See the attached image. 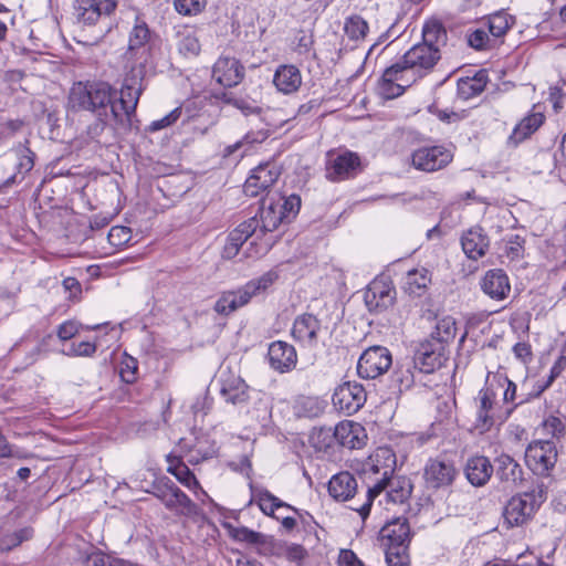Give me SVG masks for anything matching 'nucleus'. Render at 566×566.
<instances>
[{"mask_svg":"<svg viewBox=\"0 0 566 566\" xmlns=\"http://www.w3.org/2000/svg\"><path fill=\"white\" fill-rule=\"evenodd\" d=\"M284 220H286L284 211L280 209L276 201L264 199L259 217L255 216L243 221L229 233L223 247L222 256L229 260L233 259L248 239L252 237L255 240L262 239L268 232L276 230Z\"/></svg>","mask_w":566,"mask_h":566,"instance_id":"20e7f679","label":"nucleus"},{"mask_svg":"<svg viewBox=\"0 0 566 566\" xmlns=\"http://www.w3.org/2000/svg\"><path fill=\"white\" fill-rule=\"evenodd\" d=\"M280 209L284 211V217L289 220L291 217H295L301 208V198L297 195H291L286 198L279 199L276 201Z\"/></svg>","mask_w":566,"mask_h":566,"instance_id":"864d4df0","label":"nucleus"},{"mask_svg":"<svg viewBox=\"0 0 566 566\" xmlns=\"http://www.w3.org/2000/svg\"><path fill=\"white\" fill-rule=\"evenodd\" d=\"M496 476L509 485H516L523 480L522 467L509 454H501L495 460Z\"/></svg>","mask_w":566,"mask_h":566,"instance_id":"7c9ffc66","label":"nucleus"},{"mask_svg":"<svg viewBox=\"0 0 566 566\" xmlns=\"http://www.w3.org/2000/svg\"><path fill=\"white\" fill-rule=\"evenodd\" d=\"M273 84L283 94H293L302 85L301 71L292 64L280 65L273 76Z\"/></svg>","mask_w":566,"mask_h":566,"instance_id":"bb28decb","label":"nucleus"},{"mask_svg":"<svg viewBox=\"0 0 566 566\" xmlns=\"http://www.w3.org/2000/svg\"><path fill=\"white\" fill-rule=\"evenodd\" d=\"M440 57L436 46L415 44L399 61L384 71L379 82L380 95L388 99L402 95L407 87L431 72Z\"/></svg>","mask_w":566,"mask_h":566,"instance_id":"f257e3e1","label":"nucleus"},{"mask_svg":"<svg viewBox=\"0 0 566 566\" xmlns=\"http://www.w3.org/2000/svg\"><path fill=\"white\" fill-rule=\"evenodd\" d=\"M461 244L463 252L468 258L478 260L485 254L489 247V240L482 233L481 229H471L463 234Z\"/></svg>","mask_w":566,"mask_h":566,"instance_id":"2f4dec72","label":"nucleus"},{"mask_svg":"<svg viewBox=\"0 0 566 566\" xmlns=\"http://www.w3.org/2000/svg\"><path fill=\"white\" fill-rule=\"evenodd\" d=\"M81 324L76 321H66L57 327L56 335L62 342L73 338L80 332Z\"/></svg>","mask_w":566,"mask_h":566,"instance_id":"052dcab7","label":"nucleus"},{"mask_svg":"<svg viewBox=\"0 0 566 566\" xmlns=\"http://www.w3.org/2000/svg\"><path fill=\"white\" fill-rule=\"evenodd\" d=\"M311 444L318 451H326L332 448L336 441L335 428L321 427L315 428L310 437Z\"/></svg>","mask_w":566,"mask_h":566,"instance_id":"a19ab883","label":"nucleus"},{"mask_svg":"<svg viewBox=\"0 0 566 566\" xmlns=\"http://www.w3.org/2000/svg\"><path fill=\"white\" fill-rule=\"evenodd\" d=\"M14 151L19 157L17 169L20 174H27L32 170L34 166L35 154L24 144H19L14 147Z\"/></svg>","mask_w":566,"mask_h":566,"instance_id":"de8ad7c7","label":"nucleus"},{"mask_svg":"<svg viewBox=\"0 0 566 566\" xmlns=\"http://www.w3.org/2000/svg\"><path fill=\"white\" fill-rule=\"evenodd\" d=\"M542 502L541 491L538 493H535V491L525 492L513 496L504 507V522L511 527L525 524L532 518Z\"/></svg>","mask_w":566,"mask_h":566,"instance_id":"0eeeda50","label":"nucleus"},{"mask_svg":"<svg viewBox=\"0 0 566 566\" xmlns=\"http://www.w3.org/2000/svg\"><path fill=\"white\" fill-rule=\"evenodd\" d=\"M512 15L504 11H499L489 17V31L494 38L503 36L514 24Z\"/></svg>","mask_w":566,"mask_h":566,"instance_id":"79ce46f5","label":"nucleus"},{"mask_svg":"<svg viewBox=\"0 0 566 566\" xmlns=\"http://www.w3.org/2000/svg\"><path fill=\"white\" fill-rule=\"evenodd\" d=\"M391 364V354L386 347L373 346L359 357L357 373L361 378L375 379L385 374Z\"/></svg>","mask_w":566,"mask_h":566,"instance_id":"9d476101","label":"nucleus"},{"mask_svg":"<svg viewBox=\"0 0 566 566\" xmlns=\"http://www.w3.org/2000/svg\"><path fill=\"white\" fill-rule=\"evenodd\" d=\"M155 35L147 23L136 18L128 38V54L136 57V64L129 70L120 88L119 104L124 115L129 119L135 113L144 91L146 64L149 61Z\"/></svg>","mask_w":566,"mask_h":566,"instance_id":"f03ea898","label":"nucleus"},{"mask_svg":"<svg viewBox=\"0 0 566 566\" xmlns=\"http://www.w3.org/2000/svg\"><path fill=\"white\" fill-rule=\"evenodd\" d=\"M481 289L492 300L502 301L511 292L509 276L501 269L489 270L481 281Z\"/></svg>","mask_w":566,"mask_h":566,"instance_id":"a878e982","label":"nucleus"},{"mask_svg":"<svg viewBox=\"0 0 566 566\" xmlns=\"http://www.w3.org/2000/svg\"><path fill=\"white\" fill-rule=\"evenodd\" d=\"M221 396L232 405H242L249 400V386L240 377H231L221 387Z\"/></svg>","mask_w":566,"mask_h":566,"instance_id":"473e14b6","label":"nucleus"},{"mask_svg":"<svg viewBox=\"0 0 566 566\" xmlns=\"http://www.w3.org/2000/svg\"><path fill=\"white\" fill-rule=\"evenodd\" d=\"M336 441L348 449H359L364 446V428L354 421L345 420L335 427Z\"/></svg>","mask_w":566,"mask_h":566,"instance_id":"cd10ccee","label":"nucleus"},{"mask_svg":"<svg viewBox=\"0 0 566 566\" xmlns=\"http://www.w3.org/2000/svg\"><path fill=\"white\" fill-rule=\"evenodd\" d=\"M370 472L379 474L380 479L376 480L373 486L368 488L366 501L353 510L357 511L363 520L370 512L371 504L378 495L385 492L388 502L403 503L411 494L412 485L406 478H394L395 454L388 448H379L370 458Z\"/></svg>","mask_w":566,"mask_h":566,"instance_id":"7ed1b4c3","label":"nucleus"},{"mask_svg":"<svg viewBox=\"0 0 566 566\" xmlns=\"http://www.w3.org/2000/svg\"><path fill=\"white\" fill-rule=\"evenodd\" d=\"M488 83V75L484 71L478 72L473 77L461 78L458 82V94L463 99H469L481 94Z\"/></svg>","mask_w":566,"mask_h":566,"instance_id":"f704fd0d","label":"nucleus"},{"mask_svg":"<svg viewBox=\"0 0 566 566\" xmlns=\"http://www.w3.org/2000/svg\"><path fill=\"white\" fill-rule=\"evenodd\" d=\"M409 546L382 547L388 566H409Z\"/></svg>","mask_w":566,"mask_h":566,"instance_id":"a18cd8bd","label":"nucleus"},{"mask_svg":"<svg viewBox=\"0 0 566 566\" xmlns=\"http://www.w3.org/2000/svg\"><path fill=\"white\" fill-rule=\"evenodd\" d=\"M97 346L95 343L81 342L78 344H71L67 352H63L66 356L75 357H92L96 353Z\"/></svg>","mask_w":566,"mask_h":566,"instance_id":"6e6d98bb","label":"nucleus"},{"mask_svg":"<svg viewBox=\"0 0 566 566\" xmlns=\"http://www.w3.org/2000/svg\"><path fill=\"white\" fill-rule=\"evenodd\" d=\"M381 547L409 546L410 527L406 518L398 517L387 523L380 531Z\"/></svg>","mask_w":566,"mask_h":566,"instance_id":"393cba45","label":"nucleus"},{"mask_svg":"<svg viewBox=\"0 0 566 566\" xmlns=\"http://www.w3.org/2000/svg\"><path fill=\"white\" fill-rule=\"evenodd\" d=\"M176 10L185 15L197 14L206 6V0H175Z\"/></svg>","mask_w":566,"mask_h":566,"instance_id":"603ef678","label":"nucleus"},{"mask_svg":"<svg viewBox=\"0 0 566 566\" xmlns=\"http://www.w3.org/2000/svg\"><path fill=\"white\" fill-rule=\"evenodd\" d=\"M34 531L30 526H25L12 532H4L0 535V551L10 552L21 545L23 542L33 537Z\"/></svg>","mask_w":566,"mask_h":566,"instance_id":"e433bc0d","label":"nucleus"},{"mask_svg":"<svg viewBox=\"0 0 566 566\" xmlns=\"http://www.w3.org/2000/svg\"><path fill=\"white\" fill-rule=\"evenodd\" d=\"M251 489V501L250 503H255L261 512L270 517H273L277 521H281L282 526L286 531H292L296 526V520L292 516H283L280 517L275 514L276 511L281 509L291 510L298 514V510L294 506L290 505L289 503L282 501L274 494H272L269 490L261 488V486H254L250 485Z\"/></svg>","mask_w":566,"mask_h":566,"instance_id":"6e6552de","label":"nucleus"},{"mask_svg":"<svg viewBox=\"0 0 566 566\" xmlns=\"http://www.w3.org/2000/svg\"><path fill=\"white\" fill-rule=\"evenodd\" d=\"M413 367V363L401 365L399 369L395 373L396 381L400 384V389H408L415 382V374L411 370Z\"/></svg>","mask_w":566,"mask_h":566,"instance_id":"13d9d810","label":"nucleus"},{"mask_svg":"<svg viewBox=\"0 0 566 566\" xmlns=\"http://www.w3.org/2000/svg\"><path fill=\"white\" fill-rule=\"evenodd\" d=\"M458 470L453 461L437 457L427 461L423 469V479L427 489L439 490L444 489L454 482Z\"/></svg>","mask_w":566,"mask_h":566,"instance_id":"1a4fd4ad","label":"nucleus"},{"mask_svg":"<svg viewBox=\"0 0 566 566\" xmlns=\"http://www.w3.org/2000/svg\"><path fill=\"white\" fill-rule=\"evenodd\" d=\"M280 171L275 166L266 164L256 167L245 180L244 192L249 197H256L261 191L269 189L279 178Z\"/></svg>","mask_w":566,"mask_h":566,"instance_id":"4be33fe9","label":"nucleus"},{"mask_svg":"<svg viewBox=\"0 0 566 566\" xmlns=\"http://www.w3.org/2000/svg\"><path fill=\"white\" fill-rule=\"evenodd\" d=\"M344 31L350 40H363L368 32V24L361 17L354 14L346 19Z\"/></svg>","mask_w":566,"mask_h":566,"instance_id":"37998d69","label":"nucleus"},{"mask_svg":"<svg viewBox=\"0 0 566 566\" xmlns=\"http://www.w3.org/2000/svg\"><path fill=\"white\" fill-rule=\"evenodd\" d=\"M526 460L536 474H547L557 461L555 443L551 440H543L530 444L526 450Z\"/></svg>","mask_w":566,"mask_h":566,"instance_id":"2eb2a0df","label":"nucleus"},{"mask_svg":"<svg viewBox=\"0 0 566 566\" xmlns=\"http://www.w3.org/2000/svg\"><path fill=\"white\" fill-rule=\"evenodd\" d=\"M268 137H269V130H266V129L261 128V129H256V130H250L244 135V137L240 142H238L237 144H234L232 146L230 151H233L234 149L243 147V146L252 147L256 144H261L264 140H266Z\"/></svg>","mask_w":566,"mask_h":566,"instance_id":"8fccbe9b","label":"nucleus"},{"mask_svg":"<svg viewBox=\"0 0 566 566\" xmlns=\"http://www.w3.org/2000/svg\"><path fill=\"white\" fill-rule=\"evenodd\" d=\"M359 169L360 159L357 154L344 151L328 159L326 177L331 181H342L355 177Z\"/></svg>","mask_w":566,"mask_h":566,"instance_id":"f3484780","label":"nucleus"},{"mask_svg":"<svg viewBox=\"0 0 566 566\" xmlns=\"http://www.w3.org/2000/svg\"><path fill=\"white\" fill-rule=\"evenodd\" d=\"M87 566H132L130 564L104 554H93L87 558Z\"/></svg>","mask_w":566,"mask_h":566,"instance_id":"bf43d9fd","label":"nucleus"},{"mask_svg":"<svg viewBox=\"0 0 566 566\" xmlns=\"http://www.w3.org/2000/svg\"><path fill=\"white\" fill-rule=\"evenodd\" d=\"M489 38L485 31L483 30H475L470 36H469V44L478 50L483 49L486 45Z\"/></svg>","mask_w":566,"mask_h":566,"instance_id":"69168bd1","label":"nucleus"},{"mask_svg":"<svg viewBox=\"0 0 566 566\" xmlns=\"http://www.w3.org/2000/svg\"><path fill=\"white\" fill-rule=\"evenodd\" d=\"M167 460L169 463L167 471L175 475L181 484L190 490L199 486V482L197 481L195 474L184 462L171 455H169Z\"/></svg>","mask_w":566,"mask_h":566,"instance_id":"c9c22d12","label":"nucleus"},{"mask_svg":"<svg viewBox=\"0 0 566 566\" xmlns=\"http://www.w3.org/2000/svg\"><path fill=\"white\" fill-rule=\"evenodd\" d=\"M138 363L134 357L125 356L120 363V377L127 384H133L137 379Z\"/></svg>","mask_w":566,"mask_h":566,"instance_id":"3c124183","label":"nucleus"},{"mask_svg":"<svg viewBox=\"0 0 566 566\" xmlns=\"http://www.w3.org/2000/svg\"><path fill=\"white\" fill-rule=\"evenodd\" d=\"M181 116V107H176L169 114L164 116L160 119L154 120L150 123L148 130L149 132H158L160 129L167 128L174 125Z\"/></svg>","mask_w":566,"mask_h":566,"instance_id":"4d7b16f0","label":"nucleus"},{"mask_svg":"<svg viewBox=\"0 0 566 566\" xmlns=\"http://www.w3.org/2000/svg\"><path fill=\"white\" fill-rule=\"evenodd\" d=\"M328 492L337 501H348L357 492V481L349 472L337 473L328 482Z\"/></svg>","mask_w":566,"mask_h":566,"instance_id":"c85d7f7f","label":"nucleus"},{"mask_svg":"<svg viewBox=\"0 0 566 566\" xmlns=\"http://www.w3.org/2000/svg\"><path fill=\"white\" fill-rule=\"evenodd\" d=\"M513 353L515 357L523 364L530 363L533 357L531 345L524 342L515 344L513 347Z\"/></svg>","mask_w":566,"mask_h":566,"instance_id":"0e129e2a","label":"nucleus"},{"mask_svg":"<svg viewBox=\"0 0 566 566\" xmlns=\"http://www.w3.org/2000/svg\"><path fill=\"white\" fill-rule=\"evenodd\" d=\"M207 440L203 438L197 439V442L193 447L188 446L185 439L179 441L180 448L187 449L189 453V462L190 463H199L200 461L210 459L214 455L216 449L213 446H206Z\"/></svg>","mask_w":566,"mask_h":566,"instance_id":"58836bf2","label":"nucleus"},{"mask_svg":"<svg viewBox=\"0 0 566 566\" xmlns=\"http://www.w3.org/2000/svg\"><path fill=\"white\" fill-rule=\"evenodd\" d=\"M544 113L538 109L536 105H534L532 112L522 118L520 123L514 127L513 132L507 138V145L511 147H516L522 142L531 137L544 124Z\"/></svg>","mask_w":566,"mask_h":566,"instance_id":"b1692460","label":"nucleus"},{"mask_svg":"<svg viewBox=\"0 0 566 566\" xmlns=\"http://www.w3.org/2000/svg\"><path fill=\"white\" fill-rule=\"evenodd\" d=\"M422 44L436 46L440 51V46L447 42V31L441 22L437 20L428 21L422 29Z\"/></svg>","mask_w":566,"mask_h":566,"instance_id":"4c0bfd02","label":"nucleus"},{"mask_svg":"<svg viewBox=\"0 0 566 566\" xmlns=\"http://www.w3.org/2000/svg\"><path fill=\"white\" fill-rule=\"evenodd\" d=\"M230 535L234 541L244 542L253 545H263L266 543V536L262 533L252 531L248 527H233Z\"/></svg>","mask_w":566,"mask_h":566,"instance_id":"49530a36","label":"nucleus"},{"mask_svg":"<svg viewBox=\"0 0 566 566\" xmlns=\"http://www.w3.org/2000/svg\"><path fill=\"white\" fill-rule=\"evenodd\" d=\"M453 159L451 149L444 146L420 147L411 155V165L421 171L432 172L447 167Z\"/></svg>","mask_w":566,"mask_h":566,"instance_id":"ddd939ff","label":"nucleus"},{"mask_svg":"<svg viewBox=\"0 0 566 566\" xmlns=\"http://www.w3.org/2000/svg\"><path fill=\"white\" fill-rule=\"evenodd\" d=\"M464 472L472 485L482 486L490 480L493 467L488 458L476 455L468 460Z\"/></svg>","mask_w":566,"mask_h":566,"instance_id":"c756f323","label":"nucleus"},{"mask_svg":"<svg viewBox=\"0 0 566 566\" xmlns=\"http://www.w3.org/2000/svg\"><path fill=\"white\" fill-rule=\"evenodd\" d=\"M543 430L552 437H558L564 431L563 421L557 417H548L543 422Z\"/></svg>","mask_w":566,"mask_h":566,"instance_id":"e2e57ef3","label":"nucleus"},{"mask_svg":"<svg viewBox=\"0 0 566 566\" xmlns=\"http://www.w3.org/2000/svg\"><path fill=\"white\" fill-rule=\"evenodd\" d=\"M339 562L344 566H363V563L352 551H342L339 555Z\"/></svg>","mask_w":566,"mask_h":566,"instance_id":"774afa93","label":"nucleus"},{"mask_svg":"<svg viewBox=\"0 0 566 566\" xmlns=\"http://www.w3.org/2000/svg\"><path fill=\"white\" fill-rule=\"evenodd\" d=\"M277 279L273 271L264 273L262 276L249 281L238 291L223 293L216 302L214 311L221 315H229L238 308L247 305L250 300L259 293L265 291Z\"/></svg>","mask_w":566,"mask_h":566,"instance_id":"423d86ee","label":"nucleus"},{"mask_svg":"<svg viewBox=\"0 0 566 566\" xmlns=\"http://www.w3.org/2000/svg\"><path fill=\"white\" fill-rule=\"evenodd\" d=\"M70 105L74 109L88 111L97 119L113 118L115 124H123V113L115 103V92L106 82H78L70 92Z\"/></svg>","mask_w":566,"mask_h":566,"instance_id":"39448f33","label":"nucleus"},{"mask_svg":"<svg viewBox=\"0 0 566 566\" xmlns=\"http://www.w3.org/2000/svg\"><path fill=\"white\" fill-rule=\"evenodd\" d=\"M178 51L185 56H196L200 52V43L191 31L178 33Z\"/></svg>","mask_w":566,"mask_h":566,"instance_id":"c03bdc74","label":"nucleus"},{"mask_svg":"<svg viewBox=\"0 0 566 566\" xmlns=\"http://www.w3.org/2000/svg\"><path fill=\"white\" fill-rule=\"evenodd\" d=\"M116 8L114 0H76L75 11L80 21L94 24L102 15L111 14Z\"/></svg>","mask_w":566,"mask_h":566,"instance_id":"5701e85b","label":"nucleus"},{"mask_svg":"<svg viewBox=\"0 0 566 566\" xmlns=\"http://www.w3.org/2000/svg\"><path fill=\"white\" fill-rule=\"evenodd\" d=\"M475 429L480 432L488 431L496 420V394L491 387H484L474 398Z\"/></svg>","mask_w":566,"mask_h":566,"instance_id":"dca6fc26","label":"nucleus"},{"mask_svg":"<svg viewBox=\"0 0 566 566\" xmlns=\"http://www.w3.org/2000/svg\"><path fill=\"white\" fill-rule=\"evenodd\" d=\"M367 399L366 390L359 382L346 381L336 387L332 401L334 407L345 413L353 415L365 405Z\"/></svg>","mask_w":566,"mask_h":566,"instance_id":"9b49d317","label":"nucleus"},{"mask_svg":"<svg viewBox=\"0 0 566 566\" xmlns=\"http://www.w3.org/2000/svg\"><path fill=\"white\" fill-rule=\"evenodd\" d=\"M566 368V357L560 356L553 367L551 368V373L548 376V379L544 386L539 387V390L537 391L536 396H538L543 390H545L547 387L552 385V382L563 373V370Z\"/></svg>","mask_w":566,"mask_h":566,"instance_id":"680f3d73","label":"nucleus"},{"mask_svg":"<svg viewBox=\"0 0 566 566\" xmlns=\"http://www.w3.org/2000/svg\"><path fill=\"white\" fill-rule=\"evenodd\" d=\"M212 76L224 87L238 85L244 77V67L235 57L223 56L213 65Z\"/></svg>","mask_w":566,"mask_h":566,"instance_id":"6ab92c4d","label":"nucleus"},{"mask_svg":"<svg viewBox=\"0 0 566 566\" xmlns=\"http://www.w3.org/2000/svg\"><path fill=\"white\" fill-rule=\"evenodd\" d=\"M132 238L130 229L127 227H113L107 234V240L113 247H122Z\"/></svg>","mask_w":566,"mask_h":566,"instance_id":"5fc2aeb1","label":"nucleus"},{"mask_svg":"<svg viewBox=\"0 0 566 566\" xmlns=\"http://www.w3.org/2000/svg\"><path fill=\"white\" fill-rule=\"evenodd\" d=\"M322 331L321 321L315 315L306 313L295 318L291 333L300 345L313 348L317 346Z\"/></svg>","mask_w":566,"mask_h":566,"instance_id":"a211bd4d","label":"nucleus"},{"mask_svg":"<svg viewBox=\"0 0 566 566\" xmlns=\"http://www.w3.org/2000/svg\"><path fill=\"white\" fill-rule=\"evenodd\" d=\"M268 357L271 368L281 374L291 371L297 363L295 348L282 340L273 342L269 346Z\"/></svg>","mask_w":566,"mask_h":566,"instance_id":"aec40b11","label":"nucleus"},{"mask_svg":"<svg viewBox=\"0 0 566 566\" xmlns=\"http://www.w3.org/2000/svg\"><path fill=\"white\" fill-rule=\"evenodd\" d=\"M395 290L382 280L373 281L365 292V303L370 312H381L392 305Z\"/></svg>","mask_w":566,"mask_h":566,"instance_id":"412c9836","label":"nucleus"},{"mask_svg":"<svg viewBox=\"0 0 566 566\" xmlns=\"http://www.w3.org/2000/svg\"><path fill=\"white\" fill-rule=\"evenodd\" d=\"M446 345L441 339H426L417 348L413 356V368L430 374L441 367L444 360Z\"/></svg>","mask_w":566,"mask_h":566,"instance_id":"4468645a","label":"nucleus"},{"mask_svg":"<svg viewBox=\"0 0 566 566\" xmlns=\"http://www.w3.org/2000/svg\"><path fill=\"white\" fill-rule=\"evenodd\" d=\"M431 282L430 273L427 269H413L405 277L403 290L411 296H420Z\"/></svg>","mask_w":566,"mask_h":566,"instance_id":"72a5a7b5","label":"nucleus"},{"mask_svg":"<svg viewBox=\"0 0 566 566\" xmlns=\"http://www.w3.org/2000/svg\"><path fill=\"white\" fill-rule=\"evenodd\" d=\"M455 334V323L452 317L447 316L438 321L436 331L431 334L433 339H441L444 344L450 338H453Z\"/></svg>","mask_w":566,"mask_h":566,"instance_id":"09e8293b","label":"nucleus"},{"mask_svg":"<svg viewBox=\"0 0 566 566\" xmlns=\"http://www.w3.org/2000/svg\"><path fill=\"white\" fill-rule=\"evenodd\" d=\"M154 495L175 514L184 516L197 514V505L172 482L156 486Z\"/></svg>","mask_w":566,"mask_h":566,"instance_id":"f8f14e48","label":"nucleus"},{"mask_svg":"<svg viewBox=\"0 0 566 566\" xmlns=\"http://www.w3.org/2000/svg\"><path fill=\"white\" fill-rule=\"evenodd\" d=\"M306 556V551L302 545L292 544L286 548V557L292 562H301Z\"/></svg>","mask_w":566,"mask_h":566,"instance_id":"338daca9","label":"nucleus"},{"mask_svg":"<svg viewBox=\"0 0 566 566\" xmlns=\"http://www.w3.org/2000/svg\"><path fill=\"white\" fill-rule=\"evenodd\" d=\"M325 407V401L317 397H301L295 408L300 417L316 418L324 412Z\"/></svg>","mask_w":566,"mask_h":566,"instance_id":"ea45409f","label":"nucleus"}]
</instances>
